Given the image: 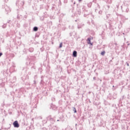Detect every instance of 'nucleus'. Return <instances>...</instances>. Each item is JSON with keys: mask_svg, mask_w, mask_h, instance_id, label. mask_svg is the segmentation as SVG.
Wrapping results in <instances>:
<instances>
[{"mask_svg": "<svg viewBox=\"0 0 130 130\" xmlns=\"http://www.w3.org/2000/svg\"><path fill=\"white\" fill-rule=\"evenodd\" d=\"M7 23H8V24H12V21L10 20H8V21H7Z\"/></svg>", "mask_w": 130, "mask_h": 130, "instance_id": "32", "label": "nucleus"}, {"mask_svg": "<svg viewBox=\"0 0 130 130\" xmlns=\"http://www.w3.org/2000/svg\"><path fill=\"white\" fill-rule=\"evenodd\" d=\"M36 37H39V36L37 35H36Z\"/></svg>", "mask_w": 130, "mask_h": 130, "instance_id": "58", "label": "nucleus"}, {"mask_svg": "<svg viewBox=\"0 0 130 130\" xmlns=\"http://www.w3.org/2000/svg\"><path fill=\"white\" fill-rule=\"evenodd\" d=\"M111 16V14H107L106 15V17H107V19H109V17H110Z\"/></svg>", "mask_w": 130, "mask_h": 130, "instance_id": "30", "label": "nucleus"}, {"mask_svg": "<svg viewBox=\"0 0 130 130\" xmlns=\"http://www.w3.org/2000/svg\"><path fill=\"white\" fill-rule=\"evenodd\" d=\"M105 53H106V52H105V51H103L102 52H101V55L104 56V55H105Z\"/></svg>", "mask_w": 130, "mask_h": 130, "instance_id": "19", "label": "nucleus"}, {"mask_svg": "<svg viewBox=\"0 0 130 130\" xmlns=\"http://www.w3.org/2000/svg\"><path fill=\"white\" fill-rule=\"evenodd\" d=\"M112 59H114V57H112Z\"/></svg>", "mask_w": 130, "mask_h": 130, "instance_id": "55", "label": "nucleus"}, {"mask_svg": "<svg viewBox=\"0 0 130 130\" xmlns=\"http://www.w3.org/2000/svg\"><path fill=\"white\" fill-rule=\"evenodd\" d=\"M32 31H34V32H37V31H38V27L37 26L34 27L32 29Z\"/></svg>", "mask_w": 130, "mask_h": 130, "instance_id": "11", "label": "nucleus"}, {"mask_svg": "<svg viewBox=\"0 0 130 130\" xmlns=\"http://www.w3.org/2000/svg\"><path fill=\"white\" fill-rule=\"evenodd\" d=\"M72 56L73 57H77V56H78V52H77L76 50L73 51Z\"/></svg>", "mask_w": 130, "mask_h": 130, "instance_id": "6", "label": "nucleus"}, {"mask_svg": "<svg viewBox=\"0 0 130 130\" xmlns=\"http://www.w3.org/2000/svg\"><path fill=\"white\" fill-rule=\"evenodd\" d=\"M51 101H53V102L55 101V98L52 97V98H51Z\"/></svg>", "mask_w": 130, "mask_h": 130, "instance_id": "34", "label": "nucleus"}, {"mask_svg": "<svg viewBox=\"0 0 130 130\" xmlns=\"http://www.w3.org/2000/svg\"><path fill=\"white\" fill-rule=\"evenodd\" d=\"M61 47H62V43H60L58 48H61Z\"/></svg>", "mask_w": 130, "mask_h": 130, "instance_id": "28", "label": "nucleus"}, {"mask_svg": "<svg viewBox=\"0 0 130 130\" xmlns=\"http://www.w3.org/2000/svg\"><path fill=\"white\" fill-rule=\"evenodd\" d=\"M28 51H29V52H33L34 51V48H29L28 49Z\"/></svg>", "mask_w": 130, "mask_h": 130, "instance_id": "15", "label": "nucleus"}, {"mask_svg": "<svg viewBox=\"0 0 130 130\" xmlns=\"http://www.w3.org/2000/svg\"><path fill=\"white\" fill-rule=\"evenodd\" d=\"M123 98H124V95L122 96V99H123Z\"/></svg>", "mask_w": 130, "mask_h": 130, "instance_id": "56", "label": "nucleus"}, {"mask_svg": "<svg viewBox=\"0 0 130 130\" xmlns=\"http://www.w3.org/2000/svg\"><path fill=\"white\" fill-rule=\"evenodd\" d=\"M93 104L94 105H95V106H97L99 105V103H93Z\"/></svg>", "mask_w": 130, "mask_h": 130, "instance_id": "33", "label": "nucleus"}, {"mask_svg": "<svg viewBox=\"0 0 130 130\" xmlns=\"http://www.w3.org/2000/svg\"><path fill=\"white\" fill-rule=\"evenodd\" d=\"M93 80H94V81H95V80H96V77H93Z\"/></svg>", "mask_w": 130, "mask_h": 130, "instance_id": "48", "label": "nucleus"}, {"mask_svg": "<svg viewBox=\"0 0 130 130\" xmlns=\"http://www.w3.org/2000/svg\"><path fill=\"white\" fill-rule=\"evenodd\" d=\"M57 107L54 105H51V109H53V110H55L56 109Z\"/></svg>", "mask_w": 130, "mask_h": 130, "instance_id": "12", "label": "nucleus"}, {"mask_svg": "<svg viewBox=\"0 0 130 130\" xmlns=\"http://www.w3.org/2000/svg\"><path fill=\"white\" fill-rule=\"evenodd\" d=\"M51 130H58V127L57 126H53L51 128Z\"/></svg>", "mask_w": 130, "mask_h": 130, "instance_id": "10", "label": "nucleus"}, {"mask_svg": "<svg viewBox=\"0 0 130 130\" xmlns=\"http://www.w3.org/2000/svg\"><path fill=\"white\" fill-rule=\"evenodd\" d=\"M127 67H129V64L127 62H126Z\"/></svg>", "mask_w": 130, "mask_h": 130, "instance_id": "41", "label": "nucleus"}, {"mask_svg": "<svg viewBox=\"0 0 130 130\" xmlns=\"http://www.w3.org/2000/svg\"><path fill=\"white\" fill-rule=\"evenodd\" d=\"M22 54H27V50L26 49H24L22 51Z\"/></svg>", "mask_w": 130, "mask_h": 130, "instance_id": "16", "label": "nucleus"}, {"mask_svg": "<svg viewBox=\"0 0 130 130\" xmlns=\"http://www.w3.org/2000/svg\"><path fill=\"white\" fill-rule=\"evenodd\" d=\"M73 4H74V5H75V4H76V2H74L73 3Z\"/></svg>", "mask_w": 130, "mask_h": 130, "instance_id": "54", "label": "nucleus"}, {"mask_svg": "<svg viewBox=\"0 0 130 130\" xmlns=\"http://www.w3.org/2000/svg\"><path fill=\"white\" fill-rule=\"evenodd\" d=\"M92 3H94L95 4H96V0H93V1H92Z\"/></svg>", "mask_w": 130, "mask_h": 130, "instance_id": "43", "label": "nucleus"}, {"mask_svg": "<svg viewBox=\"0 0 130 130\" xmlns=\"http://www.w3.org/2000/svg\"><path fill=\"white\" fill-rule=\"evenodd\" d=\"M75 126H77V124H75Z\"/></svg>", "mask_w": 130, "mask_h": 130, "instance_id": "61", "label": "nucleus"}, {"mask_svg": "<svg viewBox=\"0 0 130 130\" xmlns=\"http://www.w3.org/2000/svg\"><path fill=\"white\" fill-rule=\"evenodd\" d=\"M90 15V13H86V12H84V17H86L87 16H89Z\"/></svg>", "mask_w": 130, "mask_h": 130, "instance_id": "18", "label": "nucleus"}, {"mask_svg": "<svg viewBox=\"0 0 130 130\" xmlns=\"http://www.w3.org/2000/svg\"><path fill=\"white\" fill-rule=\"evenodd\" d=\"M29 75H31V72L28 73Z\"/></svg>", "mask_w": 130, "mask_h": 130, "instance_id": "57", "label": "nucleus"}, {"mask_svg": "<svg viewBox=\"0 0 130 130\" xmlns=\"http://www.w3.org/2000/svg\"><path fill=\"white\" fill-rule=\"evenodd\" d=\"M110 61H112V60H110Z\"/></svg>", "mask_w": 130, "mask_h": 130, "instance_id": "62", "label": "nucleus"}, {"mask_svg": "<svg viewBox=\"0 0 130 130\" xmlns=\"http://www.w3.org/2000/svg\"><path fill=\"white\" fill-rule=\"evenodd\" d=\"M55 9V8L54 7H52V10H54Z\"/></svg>", "mask_w": 130, "mask_h": 130, "instance_id": "45", "label": "nucleus"}, {"mask_svg": "<svg viewBox=\"0 0 130 130\" xmlns=\"http://www.w3.org/2000/svg\"><path fill=\"white\" fill-rule=\"evenodd\" d=\"M95 13H97V12H98L99 15H102V11H101V10L99 11L97 9H96L95 10Z\"/></svg>", "mask_w": 130, "mask_h": 130, "instance_id": "13", "label": "nucleus"}, {"mask_svg": "<svg viewBox=\"0 0 130 130\" xmlns=\"http://www.w3.org/2000/svg\"><path fill=\"white\" fill-rule=\"evenodd\" d=\"M5 11H6V12H10V8H8L7 9V8H5Z\"/></svg>", "mask_w": 130, "mask_h": 130, "instance_id": "31", "label": "nucleus"}, {"mask_svg": "<svg viewBox=\"0 0 130 130\" xmlns=\"http://www.w3.org/2000/svg\"><path fill=\"white\" fill-rule=\"evenodd\" d=\"M82 1H83V0H78L79 3H81V2H82Z\"/></svg>", "mask_w": 130, "mask_h": 130, "instance_id": "51", "label": "nucleus"}, {"mask_svg": "<svg viewBox=\"0 0 130 130\" xmlns=\"http://www.w3.org/2000/svg\"><path fill=\"white\" fill-rule=\"evenodd\" d=\"M40 50L42 52L44 51V49L43 48H41Z\"/></svg>", "mask_w": 130, "mask_h": 130, "instance_id": "35", "label": "nucleus"}, {"mask_svg": "<svg viewBox=\"0 0 130 130\" xmlns=\"http://www.w3.org/2000/svg\"><path fill=\"white\" fill-rule=\"evenodd\" d=\"M87 7L88 8H91V7H92V2H90L87 4Z\"/></svg>", "mask_w": 130, "mask_h": 130, "instance_id": "17", "label": "nucleus"}, {"mask_svg": "<svg viewBox=\"0 0 130 130\" xmlns=\"http://www.w3.org/2000/svg\"><path fill=\"white\" fill-rule=\"evenodd\" d=\"M98 9H100V5L99 4H96Z\"/></svg>", "mask_w": 130, "mask_h": 130, "instance_id": "36", "label": "nucleus"}, {"mask_svg": "<svg viewBox=\"0 0 130 130\" xmlns=\"http://www.w3.org/2000/svg\"><path fill=\"white\" fill-rule=\"evenodd\" d=\"M41 20L42 21H43V20H44V17H41Z\"/></svg>", "mask_w": 130, "mask_h": 130, "instance_id": "38", "label": "nucleus"}, {"mask_svg": "<svg viewBox=\"0 0 130 130\" xmlns=\"http://www.w3.org/2000/svg\"><path fill=\"white\" fill-rule=\"evenodd\" d=\"M9 128H10V127H8V128L5 127V128H4V129H7V130H8V129H9Z\"/></svg>", "mask_w": 130, "mask_h": 130, "instance_id": "42", "label": "nucleus"}, {"mask_svg": "<svg viewBox=\"0 0 130 130\" xmlns=\"http://www.w3.org/2000/svg\"><path fill=\"white\" fill-rule=\"evenodd\" d=\"M9 0H4L5 2V3H7V2Z\"/></svg>", "mask_w": 130, "mask_h": 130, "instance_id": "49", "label": "nucleus"}, {"mask_svg": "<svg viewBox=\"0 0 130 130\" xmlns=\"http://www.w3.org/2000/svg\"><path fill=\"white\" fill-rule=\"evenodd\" d=\"M85 12H86V14H90V13L88 12V11L86 10V9H85V10L84 11L82 12V13H85Z\"/></svg>", "mask_w": 130, "mask_h": 130, "instance_id": "29", "label": "nucleus"}, {"mask_svg": "<svg viewBox=\"0 0 130 130\" xmlns=\"http://www.w3.org/2000/svg\"><path fill=\"white\" fill-rule=\"evenodd\" d=\"M90 44V45L91 46H93V43H89V44Z\"/></svg>", "mask_w": 130, "mask_h": 130, "instance_id": "40", "label": "nucleus"}, {"mask_svg": "<svg viewBox=\"0 0 130 130\" xmlns=\"http://www.w3.org/2000/svg\"><path fill=\"white\" fill-rule=\"evenodd\" d=\"M32 85L34 86H36V80H34V83L32 84Z\"/></svg>", "mask_w": 130, "mask_h": 130, "instance_id": "27", "label": "nucleus"}, {"mask_svg": "<svg viewBox=\"0 0 130 130\" xmlns=\"http://www.w3.org/2000/svg\"><path fill=\"white\" fill-rule=\"evenodd\" d=\"M31 120H32V121H34V118H32V119H31Z\"/></svg>", "mask_w": 130, "mask_h": 130, "instance_id": "53", "label": "nucleus"}, {"mask_svg": "<svg viewBox=\"0 0 130 130\" xmlns=\"http://www.w3.org/2000/svg\"><path fill=\"white\" fill-rule=\"evenodd\" d=\"M2 55H3V53L2 52H0V57L1 56H2Z\"/></svg>", "mask_w": 130, "mask_h": 130, "instance_id": "44", "label": "nucleus"}, {"mask_svg": "<svg viewBox=\"0 0 130 130\" xmlns=\"http://www.w3.org/2000/svg\"><path fill=\"white\" fill-rule=\"evenodd\" d=\"M57 121H59V120L58 119V120H57Z\"/></svg>", "mask_w": 130, "mask_h": 130, "instance_id": "60", "label": "nucleus"}, {"mask_svg": "<svg viewBox=\"0 0 130 130\" xmlns=\"http://www.w3.org/2000/svg\"><path fill=\"white\" fill-rule=\"evenodd\" d=\"M87 43L89 44V43H91V38H87Z\"/></svg>", "mask_w": 130, "mask_h": 130, "instance_id": "20", "label": "nucleus"}, {"mask_svg": "<svg viewBox=\"0 0 130 130\" xmlns=\"http://www.w3.org/2000/svg\"><path fill=\"white\" fill-rule=\"evenodd\" d=\"M13 125L14 127H16L17 128H18V127H20V124H19V122H18V120H15L13 123Z\"/></svg>", "mask_w": 130, "mask_h": 130, "instance_id": "5", "label": "nucleus"}, {"mask_svg": "<svg viewBox=\"0 0 130 130\" xmlns=\"http://www.w3.org/2000/svg\"><path fill=\"white\" fill-rule=\"evenodd\" d=\"M127 12H128V9L127 8V9H126V12L127 13Z\"/></svg>", "mask_w": 130, "mask_h": 130, "instance_id": "47", "label": "nucleus"}, {"mask_svg": "<svg viewBox=\"0 0 130 130\" xmlns=\"http://www.w3.org/2000/svg\"><path fill=\"white\" fill-rule=\"evenodd\" d=\"M81 27L80 26H78V29H81Z\"/></svg>", "mask_w": 130, "mask_h": 130, "instance_id": "46", "label": "nucleus"}, {"mask_svg": "<svg viewBox=\"0 0 130 130\" xmlns=\"http://www.w3.org/2000/svg\"><path fill=\"white\" fill-rule=\"evenodd\" d=\"M73 111H74V113H77V109H76V108L73 107Z\"/></svg>", "mask_w": 130, "mask_h": 130, "instance_id": "24", "label": "nucleus"}, {"mask_svg": "<svg viewBox=\"0 0 130 130\" xmlns=\"http://www.w3.org/2000/svg\"><path fill=\"white\" fill-rule=\"evenodd\" d=\"M4 106H5V102H4L3 103L1 104V107H0V109H1V110L4 109Z\"/></svg>", "mask_w": 130, "mask_h": 130, "instance_id": "14", "label": "nucleus"}, {"mask_svg": "<svg viewBox=\"0 0 130 130\" xmlns=\"http://www.w3.org/2000/svg\"><path fill=\"white\" fill-rule=\"evenodd\" d=\"M100 35L102 37V39H104V37L105 36V32H104V31H102V33L100 34Z\"/></svg>", "mask_w": 130, "mask_h": 130, "instance_id": "8", "label": "nucleus"}, {"mask_svg": "<svg viewBox=\"0 0 130 130\" xmlns=\"http://www.w3.org/2000/svg\"><path fill=\"white\" fill-rule=\"evenodd\" d=\"M25 5V1H17L16 5L18 6V8H22Z\"/></svg>", "mask_w": 130, "mask_h": 130, "instance_id": "4", "label": "nucleus"}, {"mask_svg": "<svg viewBox=\"0 0 130 130\" xmlns=\"http://www.w3.org/2000/svg\"><path fill=\"white\" fill-rule=\"evenodd\" d=\"M38 119H42V117L41 116L39 117Z\"/></svg>", "mask_w": 130, "mask_h": 130, "instance_id": "39", "label": "nucleus"}, {"mask_svg": "<svg viewBox=\"0 0 130 130\" xmlns=\"http://www.w3.org/2000/svg\"><path fill=\"white\" fill-rule=\"evenodd\" d=\"M22 81H23V77H22Z\"/></svg>", "mask_w": 130, "mask_h": 130, "instance_id": "63", "label": "nucleus"}, {"mask_svg": "<svg viewBox=\"0 0 130 130\" xmlns=\"http://www.w3.org/2000/svg\"><path fill=\"white\" fill-rule=\"evenodd\" d=\"M113 88H112V90L113 91H114V90H115V89H117V86H114V85H113Z\"/></svg>", "mask_w": 130, "mask_h": 130, "instance_id": "26", "label": "nucleus"}, {"mask_svg": "<svg viewBox=\"0 0 130 130\" xmlns=\"http://www.w3.org/2000/svg\"><path fill=\"white\" fill-rule=\"evenodd\" d=\"M55 122V120L51 118V115H49L47 117V120H43V123H48V126H51L53 123Z\"/></svg>", "mask_w": 130, "mask_h": 130, "instance_id": "1", "label": "nucleus"}, {"mask_svg": "<svg viewBox=\"0 0 130 130\" xmlns=\"http://www.w3.org/2000/svg\"><path fill=\"white\" fill-rule=\"evenodd\" d=\"M111 98H112V95H111V93H109L108 95V98H109V99H110V100H111Z\"/></svg>", "mask_w": 130, "mask_h": 130, "instance_id": "22", "label": "nucleus"}, {"mask_svg": "<svg viewBox=\"0 0 130 130\" xmlns=\"http://www.w3.org/2000/svg\"><path fill=\"white\" fill-rule=\"evenodd\" d=\"M123 35H124V33H123Z\"/></svg>", "mask_w": 130, "mask_h": 130, "instance_id": "64", "label": "nucleus"}, {"mask_svg": "<svg viewBox=\"0 0 130 130\" xmlns=\"http://www.w3.org/2000/svg\"><path fill=\"white\" fill-rule=\"evenodd\" d=\"M107 7L109 9V8H110V6H109V5H108V6H107Z\"/></svg>", "mask_w": 130, "mask_h": 130, "instance_id": "52", "label": "nucleus"}, {"mask_svg": "<svg viewBox=\"0 0 130 130\" xmlns=\"http://www.w3.org/2000/svg\"><path fill=\"white\" fill-rule=\"evenodd\" d=\"M20 26L21 25H20V24H19V23L17 24V26L18 27V28H20Z\"/></svg>", "mask_w": 130, "mask_h": 130, "instance_id": "37", "label": "nucleus"}, {"mask_svg": "<svg viewBox=\"0 0 130 130\" xmlns=\"http://www.w3.org/2000/svg\"><path fill=\"white\" fill-rule=\"evenodd\" d=\"M2 28H3V29H5V28H7V24H4V25H2Z\"/></svg>", "mask_w": 130, "mask_h": 130, "instance_id": "23", "label": "nucleus"}, {"mask_svg": "<svg viewBox=\"0 0 130 130\" xmlns=\"http://www.w3.org/2000/svg\"><path fill=\"white\" fill-rule=\"evenodd\" d=\"M121 10H122V6H121Z\"/></svg>", "mask_w": 130, "mask_h": 130, "instance_id": "59", "label": "nucleus"}, {"mask_svg": "<svg viewBox=\"0 0 130 130\" xmlns=\"http://www.w3.org/2000/svg\"><path fill=\"white\" fill-rule=\"evenodd\" d=\"M43 77L44 76H41V82H40V84L41 85H44V84H45V82H44V81L43 80Z\"/></svg>", "mask_w": 130, "mask_h": 130, "instance_id": "9", "label": "nucleus"}, {"mask_svg": "<svg viewBox=\"0 0 130 130\" xmlns=\"http://www.w3.org/2000/svg\"><path fill=\"white\" fill-rule=\"evenodd\" d=\"M116 95L117 94L116 93H114L113 94V98L114 99H116Z\"/></svg>", "mask_w": 130, "mask_h": 130, "instance_id": "21", "label": "nucleus"}, {"mask_svg": "<svg viewBox=\"0 0 130 130\" xmlns=\"http://www.w3.org/2000/svg\"><path fill=\"white\" fill-rule=\"evenodd\" d=\"M82 12H84V11H85V7L84 6L78 7L77 9V14L80 16V15H81L82 13Z\"/></svg>", "mask_w": 130, "mask_h": 130, "instance_id": "3", "label": "nucleus"}, {"mask_svg": "<svg viewBox=\"0 0 130 130\" xmlns=\"http://www.w3.org/2000/svg\"><path fill=\"white\" fill-rule=\"evenodd\" d=\"M102 91L105 92V89L103 88V89H102Z\"/></svg>", "mask_w": 130, "mask_h": 130, "instance_id": "50", "label": "nucleus"}, {"mask_svg": "<svg viewBox=\"0 0 130 130\" xmlns=\"http://www.w3.org/2000/svg\"><path fill=\"white\" fill-rule=\"evenodd\" d=\"M77 35V32H76L75 31H71L70 33V36L71 37H75L76 36V35Z\"/></svg>", "mask_w": 130, "mask_h": 130, "instance_id": "7", "label": "nucleus"}, {"mask_svg": "<svg viewBox=\"0 0 130 130\" xmlns=\"http://www.w3.org/2000/svg\"><path fill=\"white\" fill-rule=\"evenodd\" d=\"M21 17H22V15H19V14H18L17 18L18 20H20L21 19Z\"/></svg>", "mask_w": 130, "mask_h": 130, "instance_id": "25", "label": "nucleus"}, {"mask_svg": "<svg viewBox=\"0 0 130 130\" xmlns=\"http://www.w3.org/2000/svg\"><path fill=\"white\" fill-rule=\"evenodd\" d=\"M30 61L26 62V64L27 66H30L31 67V69H36L35 66H34V61L36 60V57L35 56H31L29 57ZM33 61V62H32Z\"/></svg>", "mask_w": 130, "mask_h": 130, "instance_id": "2", "label": "nucleus"}]
</instances>
